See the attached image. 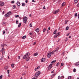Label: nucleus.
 Segmentation results:
<instances>
[{
    "label": "nucleus",
    "mask_w": 79,
    "mask_h": 79,
    "mask_svg": "<svg viewBox=\"0 0 79 79\" xmlns=\"http://www.w3.org/2000/svg\"><path fill=\"white\" fill-rule=\"evenodd\" d=\"M15 18H17V17H19V15H15Z\"/></svg>",
    "instance_id": "nucleus-43"
},
{
    "label": "nucleus",
    "mask_w": 79,
    "mask_h": 79,
    "mask_svg": "<svg viewBox=\"0 0 79 79\" xmlns=\"http://www.w3.org/2000/svg\"><path fill=\"white\" fill-rule=\"evenodd\" d=\"M61 77L60 76H58V79H61Z\"/></svg>",
    "instance_id": "nucleus-34"
},
{
    "label": "nucleus",
    "mask_w": 79,
    "mask_h": 79,
    "mask_svg": "<svg viewBox=\"0 0 79 79\" xmlns=\"http://www.w3.org/2000/svg\"><path fill=\"white\" fill-rule=\"evenodd\" d=\"M38 55H39V53L37 52H36L34 54V56H37Z\"/></svg>",
    "instance_id": "nucleus-13"
},
{
    "label": "nucleus",
    "mask_w": 79,
    "mask_h": 79,
    "mask_svg": "<svg viewBox=\"0 0 79 79\" xmlns=\"http://www.w3.org/2000/svg\"><path fill=\"white\" fill-rule=\"evenodd\" d=\"M60 35V33L58 32L56 33L54 36V39H56V38H57L58 36V35Z\"/></svg>",
    "instance_id": "nucleus-6"
},
{
    "label": "nucleus",
    "mask_w": 79,
    "mask_h": 79,
    "mask_svg": "<svg viewBox=\"0 0 79 79\" xmlns=\"http://www.w3.org/2000/svg\"><path fill=\"white\" fill-rule=\"evenodd\" d=\"M4 69L5 70H6V69H8V67L7 66L5 67L4 68Z\"/></svg>",
    "instance_id": "nucleus-25"
},
{
    "label": "nucleus",
    "mask_w": 79,
    "mask_h": 79,
    "mask_svg": "<svg viewBox=\"0 0 79 79\" xmlns=\"http://www.w3.org/2000/svg\"><path fill=\"white\" fill-rule=\"evenodd\" d=\"M45 31H46V29L44 28L43 30V32H45Z\"/></svg>",
    "instance_id": "nucleus-26"
},
{
    "label": "nucleus",
    "mask_w": 79,
    "mask_h": 79,
    "mask_svg": "<svg viewBox=\"0 0 79 79\" xmlns=\"http://www.w3.org/2000/svg\"><path fill=\"white\" fill-rule=\"evenodd\" d=\"M75 16H77V14L76 13L75 14Z\"/></svg>",
    "instance_id": "nucleus-38"
},
{
    "label": "nucleus",
    "mask_w": 79,
    "mask_h": 79,
    "mask_svg": "<svg viewBox=\"0 0 79 79\" xmlns=\"http://www.w3.org/2000/svg\"><path fill=\"white\" fill-rule=\"evenodd\" d=\"M68 79H71V77L70 76L68 78Z\"/></svg>",
    "instance_id": "nucleus-33"
},
{
    "label": "nucleus",
    "mask_w": 79,
    "mask_h": 79,
    "mask_svg": "<svg viewBox=\"0 0 79 79\" xmlns=\"http://www.w3.org/2000/svg\"><path fill=\"white\" fill-rule=\"evenodd\" d=\"M18 59H20V56H18Z\"/></svg>",
    "instance_id": "nucleus-47"
},
{
    "label": "nucleus",
    "mask_w": 79,
    "mask_h": 79,
    "mask_svg": "<svg viewBox=\"0 0 79 79\" xmlns=\"http://www.w3.org/2000/svg\"><path fill=\"white\" fill-rule=\"evenodd\" d=\"M30 55L29 52H28L26 53V54L23 57V59H27V57Z\"/></svg>",
    "instance_id": "nucleus-3"
},
{
    "label": "nucleus",
    "mask_w": 79,
    "mask_h": 79,
    "mask_svg": "<svg viewBox=\"0 0 79 79\" xmlns=\"http://www.w3.org/2000/svg\"><path fill=\"white\" fill-rule=\"evenodd\" d=\"M69 38H71V36H69Z\"/></svg>",
    "instance_id": "nucleus-63"
},
{
    "label": "nucleus",
    "mask_w": 79,
    "mask_h": 79,
    "mask_svg": "<svg viewBox=\"0 0 79 79\" xmlns=\"http://www.w3.org/2000/svg\"><path fill=\"white\" fill-rule=\"evenodd\" d=\"M35 31L37 32H38L39 31V28H37L36 29Z\"/></svg>",
    "instance_id": "nucleus-17"
},
{
    "label": "nucleus",
    "mask_w": 79,
    "mask_h": 79,
    "mask_svg": "<svg viewBox=\"0 0 79 79\" xmlns=\"http://www.w3.org/2000/svg\"><path fill=\"white\" fill-rule=\"evenodd\" d=\"M45 61V58H43L42 59H41V62H44V61Z\"/></svg>",
    "instance_id": "nucleus-11"
},
{
    "label": "nucleus",
    "mask_w": 79,
    "mask_h": 79,
    "mask_svg": "<svg viewBox=\"0 0 79 79\" xmlns=\"http://www.w3.org/2000/svg\"><path fill=\"white\" fill-rule=\"evenodd\" d=\"M53 71H54V70H53V71H52V72H51V73H53Z\"/></svg>",
    "instance_id": "nucleus-58"
},
{
    "label": "nucleus",
    "mask_w": 79,
    "mask_h": 79,
    "mask_svg": "<svg viewBox=\"0 0 79 79\" xmlns=\"http://www.w3.org/2000/svg\"><path fill=\"white\" fill-rule=\"evenodd\" d=\"M78 1H79V0H75L74 3H77Z\"/></svg>",
    "instance_id": "nucleus-20"
},
{
    "label": "nucleus",
    "mask_w": 79,
    "mask_h": 79,
    "mask_svg": "<svg viewBox=\"0 0 79 79\" xmlns=\"http://www.w3.org/2000/svg\"><path fill=\"white\" fill-rule=\"evenodd\" d=\"M59 50V48H57L56 49V50H54L55 52H58V50Z\"/></svg>",
    "instance_id": "nucleus-15"
},
{
    "label": "nucleus",
    "mask_w": 79,
    "mask_h": 79,
    "mask_svg": "<svg viewBox=\"0 0 79 79\" xmlns=\"http://www.w3.org/2000/svg\"><path fill=\"white\" fill-rule=\"evenodd\" d=\"M2 14H3V15H4V14H5V11H3Z\"/></svg>",
    "instance_id": "nucleus-51"
},
{
    "label": "nucleus",
    "mask_w": 79,
    "mask_h": 79,
    "mask_svg": "<svg viewBox=\"0 0 79 79\" xmlns=\"http://www.w3.org/2000/svg\"><path fill=\"white\" fill-rule=\"evenodd\" d=\"M43 9H45V6H44V7H43Z\"/></svg>",
    "instance_id": "nucleus-54"
},
{
    "label": "nucleus",
    "mask_w": 79,
    "mask_h": 79,
    "mask_svg": "<svg viewBox=\"0 0 79 79\" xmlns=\"http://www.w3.org/2000/svg\"><path fill=\"white\" fill-rule=\"evenodd\" d=\"M27 2H28L27 0H26L25 1L26 3H27Z\"/></svg>",
    "instance_id": "nucleus-52"
},
{
    "label": "nucleus",
    "mask_w": 79,
    "mask_h": 79,
    "mask_svg": "<svg viewBox=\"0 0 79 79\" xmlns=\"http://www.w3.org/2000/svg\"><path fill=\"white\" fill-rule=\"evenodd\" d=\"M52 64H50L49 65V67H48V70H50V69H51L52 68Z\"/></svg>",
    "instance_id": "nucleus-7"
},
{
    "label": "nucleus",
    "mask_w": 79,
    "mask_h": 79,
    "mask_svg": "<svg viewBox=\"0 0 79 79\" xmlns=\"http://www.w3.org/2000/svg\"><path fill=\"white\" fill-rule=\"evenodd\" d=\"M56 52L55 51H52V52H50L47 55V56L48 58H50V57L52 56V55L55 54V52Z\"/></svg>",
    "instance_id": "nucleus-1"
},
{
    "label": "nucleus",
    "mask_w": 79,
    "mask_h": 79,
    "mask_svg": "<svg viewBox=\"0 0 79 79\" xmlns=\"http://www.w3.org/2000/svg\"><path fill=\"white\" fill-rule=\"evenodd\" d=\"M36 42H35L33 44V45H35V44H36Z\"/></svg>",
    "instance_id": "nucleus-37"
},
{
    "label": "nucleus",
    "mask_w": 79,
    "mask_h": 79,
    "mask_svg": "<svg viewBox=\"0 0 79 79\" xmlns=\"http://www.w3.org/2000/svg\"><path fill=\"white\" fill-rule=\"evenodd\" d=\"M47 34H48V31H47Z\"/></svg>",
    "instance_id": "nucleus-62"
},
{
    "label": "nucleus",
    "mask_w": 79,
    "mask_h": 79,
    "mask_svg": "<svg viewBox=\"0 0 79 79\" xmlns=\"http://www.w3.org/2000/svg\"><path fill=\"white\" fill-rule=\"evenodd\" d=\"M67 40H68V39H66V40H65V41L66 42V41H67Z\"/></svg>",
    "instance_id": "nucleus-57"
},
{
    "label": "nucleus",
    "mask_w": 79,
    "mask_h": 79,
    "mask_svg": "<svg viewBox=\"0 0 79 79\" xmlns=\"http://www.w3.org/2000/svg\"><path fill=\"white\" fill-rule=\"evenodd\" d=\"M29 59H30V57H29L28 58H27V59L26 60L27 61H29Z\"/></svg>",
    "instance_id": "nucleus-23"
},
{
    "label": "nucleus",
    "mask_w": 79,
    "mask_h": 79,
    "mask_svg": "<svg viewBox=\"0 0 79 79\" xmlns=\"http://www.w3.org/2000/svg\"><path fill=\"white\" fill-rule=\"evenodd\" d=\"M78 19H79V14L78 15Z\"/></svg>",
    "instance_id": "nucleus-60"
},
{
    "label": "nucleus",
    "mask_w": 79,
    "mask_h": 79,
    "mask_svg": "<svg viewBox=\"0 0 79 79\" xmlns=\"http://www.w3.org/2000/svg\"><path fill=\"white\" fill-rule=\"evenodd\" d=\"M64 64V63H61V66H63Z\"/></svg>",
    "instance_id": "nucleus-40"
},
{
    "label": "nucleus",
    "mask_w": 79,
    "mask_h": 79,
    "mask_svg": "<svg viewBox=\"0 0 79 79\" xmlns=\"http://www.w3.org/2000/svg\"><path fill=\"white\" fill-rule=\"evenodd\" d=\"M17 5L18 6H20V2H17Z\"/></svg>",
    "instance_id": "nucleus-14"
},
{
    "label": "nucleus",
    "mask_w": 79,
    "mask_h": 79,
    "mask_svg": "<svg viewBox=\"0 0 79 79\" xmlns=\"http://www.w3.org/2000/svg\"><path fill=\"white\" fill-rule=\"evenodd\" d=\"M57 31V30L56 29L55 31L53 33V34H56V31Z\"/></svg>",
    "instance_id": "nucleus-18"
},
{
    "label": "nucleus",
    "mask_w": 79,
    "mask_h": 79,
    "mask_svg": "<svg viewBox=\"0 0 79 79\" xmlns=\"http://www.w3.org/2000/svg\"><path fill=\"white\" fill-rule=\"evenodd\" d=\"M5 30L6 31H7L8 30V29L6 28L5 29Z\"/></svg>",
    "instance_id": "nucleus-59"
},
{
    "label": "nucleus",
    "mask_w": 79,
    "mask_h": 79,
    "mask_svg": "<svg viewBox=\"0 0 79 79\" xmlns=\"http://www.w3.org/2000/svg\"><path fill=\"white\" fill-rule=\"evenodd\" d=\"M22 6H25V4L24 3H22Z\"/></svg>",
    "instance_id": "nucleus-28"
},
{
    "label": "nucleus",
    "mask_w": 79,
    "mask_h": 79,
    "mask_svg": "<svg viewBox=\"0 0 79 79\" xmlns=\"http://www.w3.org/2000/svg\"><path fill=\"white\" fill-rule=\"evenodd\" d=\"M27 17H24V18H23V21L24 23H25V24H26V22L27 21Z\"/></svg>",
    "instance_id": "nucleus-5"
},
{
    "label": "nucleus",
    "mask_w": 79,
    "mask_h": 79,
    "mask_svg": "<svg viewBox=\"0 0 79 79\" xmlns=\"http://www.w3.org/2000/svg\"><path fill=\"white\" fill-rule=\"evenodd\" d=\"M7 74H9L10 73V70H7Z\"/></svg>",
    "instance_id": "nucleus-42"
},
{
    "label": "nucleus",
    "mask_w": 79,
    "mask_h": 79,
    "mask_svg": "<svg viewBox=\"0 0 79 79\" xmlns=\"http://www.w3.org/2000/svg\"><path fill=\"white\" fill-rule=\"evenodd\" d=\"M40 68V66H38L35 69V71H37V69H38Z\"/></svg>",
    "instance_id": "nucleus-12"
},
{
    "label": "nucleus",
    "mask_w": 79,
    "mask_h": 79,
    "mask_svg": "<svg viewBox=\"0 0 79 79\" xmlns=\"http://www.w3.org/2000/svg\"><path fill=\"white\" fill-rule=\"evenodd\" d=\"M75 65L76 66H79V62H76Z\"/></svg>",
    "instance_id": "nucleus-9"
},
{
    "label": "nucleus",
    "mask_w": 79,
    "mask_h": 79,
    "mask_svg": "<svg viewBox=\"0 0 79 79\" xmlns=\"http://www.w3.org/2000/svg\"><path fill=\"white\" fill-rule=\"evenodd\" d=\"M66 29L67 30H68V29H69V27H66Z\"/></svg>",
    "instance_id": "nucleus-29"
},
{
    "label": "nucleus",
    "mask_w": 79,
    "mask_h": 79,
    "mask_svg": "<svg viewBox=\"0 0 79 79\" xmlns=\"http://www.w3.org/2000/svg\"><path fill=\"white\" fill-rule=\"evenodd\" d=\"M5 52L4 51V48H3L2 49V52Z\"/></svg>",
    "instance_id": "nucleus-24"
},
{
    "label": "nucleus",
    "mask_w": 79,
    "mask_h": 79,
    "mask_svg": "<svg viewBox=\"0 0 79 79\" xmlns=\"http://www.w3.org/2000/svg\"><path fill=\"white\" fill-rule=\"evenodd\" d=\"M3 77V76L2 75H1L0 76V79H2V77Z\"/></svg>",
    "instance_id": "nucleus-31"
},
{
    "label": "nucleus",
    "mask_w": 79,
    "mask_h": 79,
    "mask_svg": "<svg viewBox=\"0 0 79 79\" xmlns=\"http://www.w3.org/2000/svg\"><path fill=\"white\" fill-rule=\"evenodd\" d=\"M24 74H25V73H23L22 74V75L23 76H24Z\"/></svg>",
    "instance_id": "nucleus-55"
},
{
    "label": "nucleus",
    "mask_w": 79,
    "mask_h": 79,
    "mask_svg": "<svg viewBox=\"0 0 79 79\" xmlns=\"http://www.w3.org/2000/svg\"><path fill=\"white\" fill-rule=\"evenodd\" d=\"M29 34L31 35H32V33L31 32H30Z\"/></svg>",
    "instance_id": "nucleus-46"
},
{
    "label": "nucleus",
    "mask_w": 79,
    "mask_h": 79,
    "mask_svg": "<svg viewBox=\"0 0 79 79\" xmlns=\"http://www.w3.org/2000/svg\"><path fill=\"white\" fill-rule=\"evenodd\" d=\"M26 37V36H23L22 38L23 39H25Z\"/></svg>",
    "instance_id": "nucleus-22"
},
{
    "label": "nucleus",
    "mask_w": 79,
    "mask_h": 79,
    "mask_svg": "<svg viewBox=\"0 0 79 79\" xmlns=\"http://www.w3.org/2000/svg\"><path fill=\"white\" fill-rule=\"evenodd\" d=\"M59 64H60V63L58 62V63H57L56 65V66H58L59 65Z\"/></svg>",
    "instance_id": "nucleus-32"
},
{
    "label": "nucleus",
    "mask_w": 79,
    "mask_h": 79,
    "mask_svg": "<svg viewBox=\"0 0 79 79\" xmlns=\"http://www.w3.org/2000/svg\"><path fill=\"white\" fill-rule=\"evenodd\" d=\"M64 76H62L61 77V78H64Z\"/></svg>",
    "instance_id": "nucleus-53"
},
{
    "label": "nucleus",
    "mask_w": 79,
    "mask_h": 79,
    "mask_svg": "<svg viewBox=\"0 0 79 79\" xmlns=\"http://www.w3.org/2000/svg\"><path fill=\"white\" fill-rule=\"evenodd\" d=\"M2 52V55H4L5 54V51H4L3 52Z\"/></svg>",
    "instance_id": "nucleus-41"
},
{
    "label": "nucleus",
    "mask_w": 79,
    "mask_h": 79,
    "mask_svg": "<svg viewBox=\"0 0 79 79\" xmlns=\"http://www.w3.org/2000/svg\"><path fill=\"white\" fill-rule=\"evenodd\" d=\"M32 2H35V1H34V0H32Z\"/></svg>",
    "instance_id": "nucleus-61"
},
{
    "label": "nucleus",
    "mask_w": 79,
    "mask_h": 79,
    "mask_svg": "<svg viewBox=\"0 0 79 79\" xmlns=\"http://www.w3.org/2000/svg\"><path fill=\"white\" fill-rule=\"evenodd\" d=\"M73 71L74 73H75V72H76V69H74L73 70Z\"/></svg>",
    "instance_id": "nucleus-39"
},
{
    "label": "nucleus",
    "mask_w": 79,
    "mask_h": 79,
    "mask_svg": "<svg viewBox=\"0 0 79 79\" xmlns=\"http://www.w3.org/2000/svg\"><path fill=\"white\" fill-rule=\"evenodd\" d=\"M11 11H10V12H9L8 13H7V14H6L5 15V16L6 17H8L9 15H11Z\"/></svg>",
    "instance_id": "nucleus-4"
},
{
    "label": "nucleus",
    "mask_w": 79,
    "mask_h": 79,
    "mask_svg": "<svg viewBox=\"0 0 79 79\" xmlns=\"http://www.w3.org/2000/svg\"><path fill=\"white\" fill-rule=\"evenodd\" d=\"M36 79V77H34L32 78V79Z\"/></svg>",
    "instance_id": "nucleus-56"
},
{
    "label": "nucleus",
    "mask_w": 79,
    "mask_h": 79,
    "mask_svg": "<svg viewBox=\"0 0 79 79\" xmlns=\"http://www.w3.org/2000/svg\"><path fill=\"white\" fill-rule=\"evenodd\" d=\"M5 30H3V34H5Z\"/></svg>",
    "instance_id": "nucleus-45"
},
{
    "label": "nucleus",
    "mask_w": 79,
    "mask_h": 79,
    "mask_svg": "<svg viewBox=\"0 0 79 79\" xmlns=\"http://www.w3.org/2000/svg\"><path fill=\"white\" fill-rule=\"evenodd\" d=\"M66 4V3L65 2H63L62 4V6H64V5H65Z\"/></svg>",
    "instance_id": "nucleus-16"
},
{
    "label": "nucleus",
    "mask_w": 79,
    "mask_h": 79,
    "mask_svg": "<svg viewBox=\"0 0 79 79\" xmlns=\"http://www.w3.org/2000/svg\"><path fill=\"white\" fill-rule=\"evenodd\" d=\"M21 23H20L19 24V25H18V27H20V26H21Z\"/></svg>",
    "instance_id": "nucleus-21"
},
{
    "label": "nucleus",
    "mask_w": 79,
    "mask_h": 79,
    "mask_svg": "<svg viewBox=\"0 0 79 79\" xmlns=\"http://www.w3.org/2000/svg\"><path fill=\"white\" fill-rule=\"evenodd\" d=\"M16 24H18V21L16 20Z\"/></svg>",
    "instance_id": "nucleus-49"
},
{
    "label": "nucleus",
    "mask_w": 79,
    "mask_h": 79,
    "mask_svg": "<svg viewBox=\"0 0 79 79\" xmlns=\"http://www.w3.org/2000/svg\"><path fill=\"white\" fill-rule=\"evenodd\" d=\"M15 7H16V6H15V5H14L13 6V9H15Z\"/></svg>",
    "instance_id": "nucleus-36"
},
{
    "label": "nucleus",
    "mask_w": 79,
    "mask_h": 79,
    "mask_svg": "<svg viewBox=\"0 0 79 79\" xmlns=\"http://www.w3.org/2000/svg\"><path fill=\"white\" fill-rule=\"evenodd\" d=\"M60 10H56L54 11V14H56L58 12H59Z\"/></svg>",
    "instance_id": "nucleus-8"
},
{
    "label": "nucleus",
    "mask_w": 79,
    "mask_h": 79,
    "mask_svg": "<svg viewBox=\"0 0 79 79\" xmlns=\"http://www.w3.org/2000/svg\"><path fill=\"white\" fill-rule=\"evenodd\" d=\"M30 27H32V23H30Z\"/></svg>",
    "instance_id": "nucleus-30"
},
{
    "label": "nucleus",
    "mask_w": 79,
    "mask_h": 79,
    "mask_svg": "<svg viewBox=\"0 0 79 79\" xmlns=\"http://www.w3.org/2000/svg\"><path fill=\"white\" fill-rule=\"evenodd\" d=\"M55 62H56V60H54L52 61V62H51V63H55Z\"/></svg>",
    "instance_id": "nucleus-19"
},
{
    "label": "nucleus",
    "mask_w": 79,
    "mask_h": 79,
    "mask_svg": "<svg viewBox=\"0 0 79 79\" xmlns=\"http://www.w3.org/2000/svg\"><path fill=\"white\" fill-rule=\"evenodd\" d=\"M1 47H3L5 46V45H4V44L1 45Z\"/></svg>",
    "instance_id": "nucleus-44"
},
{
    "label": "nucleus",
    "mask_w": 79,
    "mask_h": 79,
    "mask_svg": "<svg viewBox=\"0 0 79 79\" xmlns=\"http://www.w3.org/2000/svg\"><path fill=\"white\" fill-rule=\"evenodd\" d=\"M40 72L39 71L36 73L35 75V77L36 78L38 77V76L40 75Z\"/></svg>",
    "instance_id": "nucleus-2"
},
{
    "label": "nucleus",
    "mask_w": 79,
    "mask_h": 79,
    "mask_svg": "<svg viewBox=\"0 0 79 79\" xmlns=\"http://www.w3.org/2000/svg\"><path fill=\"white\" fill-rule=\"evenodd\" d=\"M11 66V67L12 68H13L14 67V66H15V65L13 64H12Z\"/></svg>",
    "instance_id": "nucleus-27"
},
{
    "label": "nucleus",
    "mask_w": 79,
    "mask_h": 79,
    "mask_svg": "<svg viewBox=\"0 0 79 79\" xmlns=\"http://www.w3.org/2000/svg\"><path fill=\"white\" fill-rule=\"evenodd\" d=\"M11 3H15V1H11Z\"/></svg>",
    "instance_id": "nucleus-35"
},
{
    "label": "nucleus",
    "mask_w": 79,
    "mask_h": 79,
    "mask_svg": "<svg viewBox=\"0 0 79 79\" xmlns=\"http://www.w3.org/2000/svg\"><path fill=\"white\" fill-rule=\"evenodd\" d=\"M77 7H79V3H78L77 5Z\"/></svg>",
    "instance_id": "nucleus-48"
},
{
    "label": "nucleus",
    "mask_w": 79,
    "mask_h": 79,
    "mask_svg": "<svg viewBox=\"0 0 79 79\" xmlns=\"http://www.w3.org/2000/svg\"><path fill=\"white\" fill-rule=\"evenodd\" d=\"M29 16H30V17H31V14H30V15Z\"/></svg>",
    "instance_id": "nucleus-64"
},
{
    "label": "nucleus",
    "mask_w": 79,
    "mask_h": 79,
    "mask_svg": "<svg viewBox=\"0 0 79 79\" xmlns=\"http://www.w3.org/2000/svg\"><path fill=\"white\" fill-rule=\"evenodd\" d=\"M4 3L3 2H0V6H3Z\"/></svg>",
    "instance_id": "nucleus-10"
},
{
    "label": "nucleus",
    "mask_w": 79,
    "mask_h": 79,
    "mask_svg": "<svg viewBox=\"0 0 79 79\" xmlns=\"http://www.w3.org/2000/svg\"><path fill=\"white\" fill-rule=\"evenodd\" d=\"M69 35V33H68L67 34V36H68Z\"/></svg>",
    "instance_id": "nucleus-50"
}]
</instances>
